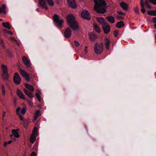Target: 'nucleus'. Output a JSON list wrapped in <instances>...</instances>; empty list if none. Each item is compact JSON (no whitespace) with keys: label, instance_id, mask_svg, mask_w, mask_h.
<instances>
[{"label":"nucleus","instance_id":"nucleus-1","mask_svg":"<svg viewBox=\"0 0 156 156\" xmlns=\"http://www.w3.org/2000/svg\"><path fill=\"white\" fill-rule=\"evenodd\" d=\"M94 10L98 13L103 14L107 11V4L104 0H94Z\"/></svg>","mask_w":156,"mask_h":156},{"label":"nucleus","instance_id":"nucleus-2","mask_svg":"<svg viewBox=\"0 0 156 156\" xmlns=\"http://www.w3.org/2000/svg\"><path fill=\"white\" fill-rule=\"evenodd\" d=\"M67 21L69 26L73 30L77 32L79 30L78 24L77 23L74 16L69 14L67 16Z\"/></svg>","mask_w":156,"mask_h":156},{"label":"nucleus","instance_id":"nucleus-3","mask_svg":"<svg viewBox=\"0 0 156 156\" xmlns=\"http://www.w3.org/2000/svg\"><path fill=\"white\" fill-rule=\"evenodd\" d=\"M45 1L47 2L49 5L51 6L54 5V3L53 0H39V3L40 6L46 10H48V8L47 6Z\"/></svg>","mask_w":156,"mask_h":156},{"label":"nucleus","instance_id":"nucleus-4","mask_svg":"<svg viewBox=\"0 0 156 156\" xmlns=\"http://www.w3.org/2000/svg\"><path fill=\"white\" fill-rule=\"evenodd\" d=\"M53 20L58 27H61L63 23L64 20L63 18H60L58 15L55 14L53 16Z\"/></svg>","mask_w":156,"mask_h":156},{"label":"nucleus","instance_id":"nucleus-5","mask_svg":"<svg viewBox=\"0 0 156 156\" xmlns=\"http://www.w3.org/2000/svg\"><path fill=\"white\" fill-rule=\"evenodd\" d=\"M94 50L96 54L99 55L101 54L103 51V44L101 43L99 44L96 43L94 47Z\"/></svg>","mask_w":156,"mask_h":156},{"label":"nucleus","instance_id":"nucleus-6","mask_svg":"<svg viewBox=\"0 0 156 156\" xmlns=\"http://www.w3.org/2000/svg\"><path fill=\"white\" fill-rule=\"evenodd\" d=\"M2 69L3 72L2 76L3 80H7L9 77L7 68L6 66L2 64L1 65Z\"/></svg>","mask_w":156,"mask_h":156},{"label":"nucleus","instance_id":"nucleus-7","mask_svg":"<svg viewBox=\"0 0 156 156\" xmlns=\"http://www.w3.org/2000/svg\"><path fill=\"white\" fill-rule=\"evenodd\" d=\"M20 72L27 82L30 81V77L32 78L34 76V74H31L29 75L23 69H20Z\"/></svg>","mask_w":156,"mask_h":156},{"label":"nucleus","instance_id":"nucleus-8","mask_svg":"<svg viewBox=\"0 0 156 156\" xmlns=\"http://www.w3.org/2000/svg\"><path fill=\"white\" fill-rule=\"evenodd\" d=\"M81 15V17L84 19L88 20L91 19V17L90 16V13L87 10H83Z\"/></svg>","mask_w":156,"mask_h":156},{"label":"nucleus","instance_id":"nucleus-9","mask_svg":"<svg viewBox=\"0 0 156 156\" xmlns=\"http://www.w3.org/2000/svg\"><path fill=\"white\" fill-rule=\"evenodd\" d=\"M21 81V78L17 73H15L13 77V81L16 84L19 85L20 84Z\"/></svg>","mask_w":156,"mask_h":156},{"label":"nucleus","instance_id":"nucleus-10","mask_svg":"<svg viewBox=\"0 0 156 156\" xmlns=\"http://www.w3.org/2000/svg\"><path fill=\"white\" fill-rule=\"evenodd\" d=\"M71 35V31L70 28L69 27L67 28L64 31V37L67 38H68L70 37Z\"/></svg>","mask_w":156,"mask_h":156},{"label":"nucleus","instance_id":"nucleus-11","mask_svg":"<svg viewBox=\"0 0 156 156\" xmlns=\"http://www.w3.org/2000/svg\"><path fill=\"white\" fill-rule=\"evenodd\" d=\"M102 26L104 32L105 34H107L109 32L111 28L109 25L106 23Z\"/></svg>","mask_w":156,"mask_h":156},{"label":"nucleus","instance_id":"nucleus-12","mask_svg":"<svg viewBox=\"0 0 156 156\" xmlns=\"http://www.w3.org/2000/svg\"><path fill=\"white\" fill-rule=\"evenodd\" d=\"M69 5L73 9L76 8L77 6L74 0H67Z\"/></svg>","mask_w":156,"mask_h":156},{"label":"nucleus","instance_id":"nucleus-13","mask_svg":"<svg viewBox=\"0 0 156 156\" xmlns=\"http://www.w3.org/2000/svg\"><path fill=\"white\" fill-rule=\"evenodd\" d=\"M22 60L25 65L28 67H30V62L28 58L25 56H23L22 58Z\"/></svg>","mask_w":156,"mask_h":156},{"label":"nucleus","instance_id":"nucleus-14","mask_svg":"<svg viewBox=\"0 0 156 156\" xmlns=\"http://www.w3.org/2000/svg\"><path fill=\"white\" fill-rule=\"evenodd\" d=\"M120 6L122 8V9L126 11L128 9V5L123 2H122L120 3Z\"/></svg>","mask_w":156,"mask_h":156},{"label":"nucleus","instance_id":"nucleus-15","mask_svg":"<svg viewBox=\"0 0 156 156\" xmlns=\"http://www.w3.org/2000/svg\"><path fill=\"white\" fill-rule=\"evenodd\" d=\"M106 19L109 22L112 23H114L115 21L114 18L112 16H107Z\"/></svg>","mask_w":156,"mask_h":156},{"label":"nucleus","instance_id":"nucleus-16","mask_svg":"<svg viewBox=\"0 0 156 156\" xmlns=\"http://www.w3.org/2000/svg\"><path fill=\"white\" fill-rule=\"evenodd\" d=\"M25 87L31 92H33L34 90V88L33 86L28 83L25 84Z\"/></svg>","mask_w":156,"mask_h":156},{"label":"nucleus","instance_id":"nucleus-17","mask_svg":"<svg viewBox=\"0 0 156 156\" xmlns=\"http://www.w3.org/2000/svg\"><path fill=\"white\" fill-rule=\"evenodd\" d=\"M17 94L18 96L20 98L25 100L26 99L22 92L20 90H18L17 92Z\"/></svg>","mask_w":156,"mask_h":156},{"label":"nucleus","instance_id":"nucleus-18","mask_svg":"<svg viewBox=\"0 0 156 156\" xmlns=\"http://www.w3.org/2000/svg\"><path fill=\"white\" fill-rule=\"evenodd\" d=\"M18 129H13L12 131V134L14 135L16 138H19L20 135L18 132Z\"/></svg>","mask_w":156,"mask_h":156},{"label":"nucleus","instance_id":"nucleus-19","mask_svg":"<svg viewBox=\"0 0 156 156\" xmlns=\"http://www.w3.org/2000/svg\"><path fill=\"white\" fill-rule=\"evenodd\" d=\"M106 42L105 43V46L107 49H109V45L110 44V40L107 38L105 39Z\"/></svg>","mask_w":156,"mask_h":156},{"label":"nucleus","instance_id":"nucleus-20","mask_svg":"<svg viewBox=\"0 0 156 156\" xmlns=\"http://www.w3.org/2000/svg\"><path fill=\"white\" fill-rule=\"evenodd\" d=\"M24 91L25 93L30 98H32L34 97L33 94L26 89H24Z\"/></svg>","mask_w":156,"mask_h":156},{"label":"nucleus","instance_id":"nucleus-21","mask_svg":"<svg viewBox=\"0 0 156 156\" xmlns=\"http://www.w3.org/2000/svg\"><path fill=\"white\" fill-rule=\"evenodd\" d=\"M124 26V22L122 21H120L117 23L116 24V27L119 28L122 27Z\"/></svg>","mask_w":156,"mask_h":156},{"label":"nucleus","instance_id":"nucleus-22","mask_svg":"<svg viewBox=\"0 0 156 156\" xmlns=\"http://www.w3.org/2000/svg\"><path fill=\"white\" fill-rule=\"evenodd\" d=\"M97 20L98 21L99 23L102 26L106 23L104 22V19L103 17L98 18L97 19Z\"/></svg>","mask_w":156,"mask_h":156},{"label":"nucleus","instance_id":"nucleus-23","mask_svg":"<svg viewBox=\"0 0 156 156\" xmlns=\"http://www.w3.org/2000/svg\"><path fill=\"white\" fill-rule=\"evenodd\" d=\"M140 4L142 8L141 9V12L143 13H144L145 12V10L144 8V1L143 0H140Z\"/></svg>","mask_w":156,"mask_h":156},{"label":"nucleus","instance_id":"nucleus-24","mask_svg":"<svg viewBox=\"0 0 156 156\" xmlns=\"http://www.w3.org/2000/svg\"><path fill=\"white\" fill-rule=\"evenodd\" d=\"M2 25L3 27L7 29H11L10 24L8 23L3 22L2 23Z\"/></svg>","mask_w":156,"mask_h":156},{"label":"nucleus","instance_id":"nucleus-25","mask_svg":"<svg viewBox=\"0 0 156 156\" xmlns=\"http://www.w3.org/2000/svg\"><path fill=\"white\" fill-rule=\"evenodd\" d=\"M90 39L92 41H94L97 38V36L94 34H91L89 35Z\"/></svg>","mask_w":156,"mask_h":156},{"label":"nucleus","instance_id":"nucleus-26","mask_svg":"<svg viewBox=\"0 0 156 156\" xmlns=\"http://www.w3.org/2000/svg\"><path fill=\"white\" fill-rule=\"evenodd\" d=\"M94 27L95 30L98 33L101 32V30L99 28V27L96 24H94Z\"/></svg>","mask_w":156,"mask_h":156},{"label":"nucleus","instance_id":"nucleus-27","mask_svg":"<svg viewBox=\"0 0 156 156\" xmlns=\"http://www.w3.org/2000/svg\"><path fill=\"white\" fill-rule=\"evenodd\" d=\"M6 6L5 4H3L1 8H0V14L2 12L4 13L5 12Z\"/></svg>","mask_w":156,"mask_h":156},{"label":"nucleus","instance_id":"nucleus-28","mask_svg":"<svg viewBox=\"0 0 156 156\" xmlns=\"http://www.w3.org/2000/svg\"><path fill=\"white\" fill-rule=\"evenodd\" d=\"M148 14L150 16H156V10H149L147 12Z\"/></svg>","mask_w":156,"mask_h":156},{"label":"nucleus","instance_id":"nucleus-29","mask_svg":"<svg viewBox=\"0 0 156 156\" xmlns=\"http://www.w3.org/2000/svg\"><path fill=\"white\" fill-rule=\"evenodd\" d=\"M37 136L32 135L30 137V142L33 144L36 140V138Z\"/></svg>","mask_w":156,"mask_h":156},{"label":"nucleus","instance_id":"nucleus-30","mask_svg":"<svg viewBox=\"0 0 156 156\" xmlns=\"http://www.w3.org/2000/svg\"><path fill=\"white\" fill-rule=\"evenodd\" d=\"M1 89L2 92L3 96H4L5 94V87L3 84H2L1 86Z\"/></svg>","mask_w":156,"mask_h":156},{"label":"nucleus","instance_id":"nucleus-31","mask_svg":"<svg viewBox=\"0 0 156 156\" xmlns=\"http://www.w3.org/2000/svg\"><path fill=\"white\" fill-rule=\"evenodd\" d=\"M37 129L36 127H35L33 129V133L32 135H34L37 136Z\"/></svg>","mask_w":156,"mask_h":156},{"label":"nucleus","instance_id":"nucleus-32","mask_svg":"<svg viewBox=\"0 0 156 156\" xmlns=\"http://www.w3.org/2000/svg\"><path fill=\"white\" fill-rule=\"evenodd\" d=\"M35 95L37 98V99L39 101H41L40 96L39 94V93L38 92H36L35 94Z\"/></svg>","mask_w":156,"mask_h":156},{"label":"nucleus","instance_id":"nucleus-33","mask_svg":"<svg viewBox=\"0 0 156 156\" xmlns=\"http://www.w3.org/2000/svg\"><path fill=\"white\" fill-rule=\"evenodd\" d=\"M41 115L40 111L38 110L36 111L35 115L39 117Z\"/></svg>","mask_w":156,"mask_h":156},{"label":"nucleus","instance_id":"nucleus-34","mask_svg":"<svg viewBox=\"0 0 156 156\" xmlns=\"http://www.w3.org/2000/svg\"><path fill=\"white\" fill-rule=\"evenodd\" d=\"M113 34L114 36L115 37H117L118 35V31L116 30H115L113 31Z\"/></svg>","mask_w":156,"mask_h":156},{"label":"nucleus","instance_id":"nucleus-35","mask_svg":"<svg viewBox=\"0 0 156 156\" xmlns=\"http://www.w3.org/2000/svg\"><path fill=\"white\" fill-rule=\"evenodd\" d=\"M4 31H5L6 33H8V34H9L11 35H12V34H13L10 31H9V30H7L6 29H5Z\"/></svg>","mask_w":156,"mask_h":156},{"label":"nucleus","instance_id":"nucleus-36","mask_svg":"<svg viewBox=\"0 0 156 156\" xmlns=\"http://www.w3.org/2000/svg\"><path fill=\"white\" fill-rule=\"evenodd\" d=\"M7 53H8V55L9 56V57L12 56V51H8Z\"/></svg>","mask_w":156,"mask_h":156},{"label":"nucleus","instance_id":"nucleus-37","mask_svg":"<svg viewBox=\"0 0 156 156\" xmlns=\"http://www.w3.org/2000/svg\"><path fill=\"white\" fill-rule=\"evenodd\" d=\"M150 2L154 5H156V0H148Z\"/></svg>","mask_w":156,"mask_h":156},{"label":"nucleus","instance_id":"nucleus-38","mask_svg":"<svg viewBox=\"0 0 156 156\" xmlns=\"http://www.w3.org/2000/svg\"><path fill=\"white\" fill-rule=\"evenodd\" d=\"M26 112V110L25 108H23L21 111V113L22 114H24Z\"/></svg>","mask_w":156,"mask_h":156},{"label":"nucleus","instance_id":"nucleus-39","mask_svg":"<svg viewBox=\"0 0 156 156\" xmlns=\"http://www.w3.org/2000/svg\"><path fill=\"white\" fill-rule=\"evenodd\" d=\"M30 156H37V154L35 152L33 151L31 154Z\"/></svg>","mask_w":156,"mask_h":156},{"label":"nucleus","instance_id":"nucleus-40","mask_svg":"<svg viewBox=\"0 0 156 156\" xmlns=\"http://www.w3.org/2000/svg\"><path fill=\"white\" fill-rule=\"evenodd\" d=\"M74 44L76 47H77L80 45L79 42L76 41H74Z\"/></svg>","mask_w":156,"mask_h":156},{"label":"nucleus","instance_id":"nucleus-41","mask_svg":"<svg viewBox=\"0 0 156 156\" xmlns=\"http://www.w3.org/2000/svg\"><path fill=\"white\" fill-rule=\"evenodd\" d=\"M20 111V108L19 107H17V108H16V113L17 114H19Z\"/></svg>","mask_w":156,"mask_h":156},{"label":"nucleus","instance_id":"nucleus-42","mask_svg":"<svg viewBox=\"0 0 156 156\" xmlns=\"http://www.w3.org/2000/svg\"><path fill=\"white\" fill-rule=\"evenodd\" d=\"M118 13L120 15H125V14L122 12L119 11L118 12Z\"/></svg>","mask_w":156,"mask_h":156},{"label":"nucleus","instance_id":"nucleus-43","mask_svg":"<svg viewBox=\"0 0 156 156\" xmlns=\"http://www.w3.org/2000/svg\"><path fill=\"white\" fill-rule=\"evenodd\" d=\"M134 11L136 13H138L139 12V10L137 8H135L134 9Z\"/></svg>","mask_w":156,"mask_h":156},{"label":"nucleus","instance_id":"nucleus-44","mask_svg":"<svg viewBox=\"0 0 156 156\" xmlns=\"http://www.w3.org/2000/svg\"><path fill=\"white\" fill-rule=\"evenodd\" d=\"M19 118L20 120L23 121V117L21 115H19Z\"/></svg>","mask_w":156,"mask_h":156},{"label":"nucleus","instance_id":"nucleus-45","mask_svg":"<svg viewBox=\"0 0 156 156\" xmlns=\"http://www.w3.org/2000/svg\"><path fill=\"white\" fill-rule=\"evenodd\" d=\"M87 47H85V48L84 49V53L85 54H87Z\"/></svg>","mask_w":156,"mask_h":156},{"label":"nucleus","instance_id":"nucleus-46","mask_svg":"<svg viewBox=\"0 0 156 156\" xmlns=\"http://www.w3.org/2000/svg\"><path fill=\"white\" fill-rule=\"evenodd\" d=\"M55 1L57 4H59L60 3L59 0H55Z\"/></svg>","mask_w":156,"mask_h":156},{"label":"nucleus","instance_id":"nucleus-47","mask_svg":"<svg viewBox=\"0 0 156 156\" xmlns=\"http://www.w3.org/2000/svg\"><path fill=\"white\" fill-rule=\"evenodd\" d=\"M8 143H7V142H5L4 143V147H6L7 144H8Z\"/></svg>","mask_w":156,"mask_h":156},{"label":"nucleus","instance_id":"nucleus-48","mask_svg":"<svg viewBox=\"0 0 156 156\" xmlns=\"http://www.w3.org/2000/svg\"><path fill=\"white\" fill-rule=\"evenodd\" d=\"M117 17L119 20H121L122 19V16H117Z\"/></svg>","mask_w":156,"mask_h":156},{"label":"nucleus","instance_id":"nucleus-49","mask_svg":"<svg viewBox=\"0 0 156 156\" xmlns=\"http://www.w3.org/2000/svg\"><path fill=\"white\" fill-rule=\"evenodd\" d=\"M5 111H3V115L2 117L3 118H4L5 116Z\"/></svg>","mask_w":156,"mask_h":156},{"label":"nucleus","instance_id":"nucleus-50","mask_svg":"<svg viewBox=\"0 0 156 156\" xmlns=\"http://www.w3.org/2000/svg\"><path fill=\"white\" fill-rule=\"evenodd\" d=\"M145 5H148L149 4V3L147 1V0H146L145 1Z\"/></svg>","mask_w":156,"mask_h":156},{"label":"nucleus","instance_id":"nucleus-51","mask_svg":"<svg viewBox=\"0 0 156 156\" xmlns=\"http://www.w3.org/2000/svg\"><path fill=\"white\" fill-rule=\"evenodd\" d=\"M146 6L149 9H150L151 8V6L149 5V4L147 5Z\"/></svg>","mask_w":156,"mask_h":156},{"label":"nucleus","instance_id":"nucleus-52","mask_svg":"<svg viewBox=\"0 0 156 156\" xmlns=\"http://www.w3.org/2000/svg\"><path fill=\"white\" fill-rule=\"evenodd\" d=\"M12 142V140H9L8 142H7V143L8 144H11Z\"/></svg>","mask_w":156,"mask_h":156},{"label":"nucleus","instance_id":"nucleus-53","mask_svg":"<svg viewBox=\"0 0 156 156\" xmlns=\"http://www.w3.org/2000/svg\"><path fill=\"white\" fill-rule=\"evenodd\" d=\"M38 117L37 116H36L35 115V116L34 117V120H36L37 119V118Z\"/></svg>","mask_w":156,"mask_h":156},{"label":"nucleus","instance_id":"nucleus-54","mask_svg":"<svg viewBox=\"0 0 156 156\" xmlns=\"http://www.w3.org/2000/svg\"><path fill=\"white\" fill-rule=\"evenodd\" d=\"M11 39L13 41H14L15 40V39L14 37H11Z\"/></svg>","mask_w":156,"mask_h":156},{"label":"nucleus","instance_id":"nucleus-55","mask_svg":"<svg viewBox=\"0 0 156 156\" xmlns=\"http://www.w3.org/2000/svg\"><path fill=\"white\" fill-rule=\"evenodd\" d=\"M154 22L155 23H156V17H155V18H154Z\"/></svg>","mask_w":156,"mask_h":156},{"label":"nucleus","instance_id":"nucleus-56","mask_svg":"<svg viewBox=\"0 0 156 156\" xmlns=\"http://www.w3.org/2000/svg\"><path fill=\"white\" fill-rule=\"evenodd\" d=\"M154 28L156 29V24L154 25Z\"/></svg>","mask_w":156,"mask_h":156},{"label":"nucleus","instance_id":"nucleus-57","mask_svg":"<svg viewBox=\"0 0 156 156\" xmlns=\"http://www.w3.org/2000/svg\"><path fill=\"white\" fill-rule=\"evenodd\" d=\"M14 41H15V42L17 43L18 42L16 40V39H15V40Z\"/></svg>","mask_w":156,"mask_h":156},{"label":"nucleus","instance_id":"nucleus-58","mask_svg":"<svg viewBox=\"0 0 156 156\" xmlns=\"http://www.w3.org/2000/svg\"><path fill=\"white\" fill-rule=\"evenodd\" d=\"M29 104L30 105H31V102L30 101H29Z\"/></svg>","mask_w":156,"mask_h":156},{"label":"nucleus","instance_id":"nucleus-59","mask_svg":"<svg viewBox=\"0 0 156 156\" xmlns=\"http://www.w3.org/2000/svg\"><path fill=\"white\" fill-rule=\"evenodd\" d=\"M0 20L1 21H2V19H1Z\"/></svg>","mask_w":156,"mask_h":156}]
</instances>
